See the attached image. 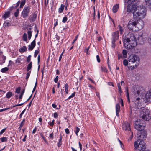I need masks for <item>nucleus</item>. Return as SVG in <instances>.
Returning a JSON list of instances; mask_svg holds the SVG:
<instances>
[{
  "label": "nucleus",
  "instance_id": "30",
  "mask_svg": "<svg viewBox=\"0 0 151 151\" xmlns=\"http://www.w3.org/2000/svg\"><path fill=\"white\" fill-rule=\"evenodd\" d=\"M122 54L124 58H126L127 56V53L126 50H124L122 51Z\"/></svg>",
  "mask_w": 151,
  "mask_h": 151
},
{
  "label": "nucleus",
  "instance_id": "25",
  "mask_svg": "<svg viewBox=\"0 0 151 151\" xmlns=\"http://www.w3.org/2000/svg\"><path fill=\"white\" fill-rule=\"evenodd\" d=\"M118 28L120 34H122L124 32V28L120 25H118Z\"/></svg>",
  "mask_w": 151,
  "mask_h": 151
},
{
  "label": "nucleus",
  "instance_id": "28",
  "mask_svg": "<svg viewBox=\"0 0 151 151\" xmlns=\"http://www.w3.org/2000/svg\"><path fill=\"white\" fill-rule=\"evenodd\" d=\"M9 70V68L7 67H6L1 69V71L2 73H5L6 72L8 71Z\"/></svg>",
  "mask_w": 151,
  "mask_h": 151
},
{
  "label": "nucleus",
  "instance_id": "60",
  "mask_svg": "<svg viewBox=\"0 0 151 151\" xmlns=\"http://www.w3.org/2000/svg\"><path fill=\"white\" fill-rule=\"evenodd\" d=\"M20 89L19 88H18L16 89V92L17 93H19L20 92Z\"/></svg>",
  "mask_w": 151,
  "mask_h": 151
},
{
  "label": "nucleus",
  "instance_id": "4",
  "mask_svg": "<svg viewBox=\"0 0 151 151\" xmlns=\"http://www.w3.org/2000/svg\"><path fill=\"white\" fill-rule=\"evenodd\" d=\"M134 144L135 151H145L146 148L145 143L142 140L138 139Z\"/></svg>",
  "mask_w": 151,
  "mask_h": 151
},
{
  "label": "nucleus",
  "instance_id": "24",
  "mask_svg": "<svg viewBox=\"0 0 151 151\" xmlns=\"http://www.w3.org/2000/svg\"><path fill=\"white\" fill-rule=\"evenodd\" d=\"M10 12H6L5 14L4 15H3V18H4L5 19H6L7 18H8L10 14Z\"/></svg>",
  "mask_w": 151,
  "mask_h": 151
},
{
  "label": "nucleus",
  "instance_id": "58",
  "mask_svg": "<svg viewBox=\"0 0 151 151\" xmlns=\"http://www.w3.org/2000/svg\"><path fill=\"white\" fill-rule=\"evenodd\" d=\"M6 130V128H5L2 129L0 132V134L1 135Z\"/></svg>",
  "mask_w": 151,
  "mask_h": 151
},
{
  "label": "nucleus",
  "instance_id": "23",
  "mask_svg": "<svg viewBox=\"0 0 151 151\" xmlns=\"http://www.w3.org/2000/svg\"><path fill=\"white\" fill-rule=\"evenodd\" d=\"M65 7V5L63 4L61 5L60 7L59 8L58 12L59 13H61L63 12Z\"/></svg>",
  "mask_w": 151,
  "mask_h": 151
},
{
  "label": "nucleus",
  "instance_id": "56",
  "mask_svg": "<svg viewBox=\"0 0 151 151\" xmlns=\"http://www.w3.org/2000/svg\"><path fill=\"white\" fill-rule=\"evenodd\" d=\"M41 136L42 137V138L43 139V140L45 141V142L46 143H47L45 138L44 137V136L42 134L41 135Z\"/></svg>",
  "mask_w": 151,
  "mask_h": 151
},
{
  "label": "nucleus",
  "instance_id": "17",
  "mask_svg": "<svg viewBox=\"0 0 151 151\" xmlns=\"http://www.w3.org/2000/svg\"><path fill=\"white\" fill-rule=\"evenodd\" d=\"M120 107L119 104H117L116 105V114L117 116L119 115V111L120 110Z\"/></svg>",
  "mask_w": 151,
  "mask_h": 151
},
{
  "label": "nucleus",
  "instance_id": "31",
  "mask_svg": "<svg viewBox=\"0 0 151 151\" xmlns=\"http://www.w3.org/2000/svg\"><path fill=\"white\" fill-rule=\"evenodd\" d=\"M129 134L130 135V136L129 137V139H128V141H131L133 137V132L130 131L129 132Z\"/></svg>",
  "mask_w": 151,
  "mask_h": 151
},
{
  "label": "nucleus",
  "instance_id": "49",
  "mask_svg": "<svg viewBox=\"0 0 151 151\" xmlns=\"http://www.w3.org/2000/svg\"><path fill=\"white\" fill-rule=\"evenodd\" d=\"M30 73H31V71H29L27 73V74H26V79H28L29 78L30 75Z\"/></svg>",
  "mask_w": 151,
  "mask_h": 151
},
{
  "label": "nucleus",
  "instance_id": "53",
  "mask_svg": "<svg viewBox=\"0 0 151 151\" xmlns=\"http://www.w3.org/2000/svg\"><path fill=\"white\" fill-rule=\"evenodd\" d=\"M134 92L135 93H136L137 94L139 95L140 94V91L139 90V89H138V90H135L134 91Z\"/></svg>",
  "mask_w": 151,
  "mask_h": 151
},
{
  "label": "nucleus",
  "instance_id": "37",
  "mask_svg": "<svg viewBox=\"0 0 151 151\" xmlns=\"http://www.w3.org/2000/svg\"><path fill=\"white\" fill-rule=\"evenodd\" d=\"M126 96L127 98V99H128V101L129 102L130 101V99H129V94L128 92V89L127 88L126 91Z\"/></svg>",
  "mask_w": 151,
  "mask_h": 151
},
{
  "label": "nucleus",
  "instance_id": "5",
  "mask_svg": "<svg viewBox=\"0 0 151 151\" xmlns=\"http://www.w3.org/2000/svg\"><path fill=\"white\" fill-rule=\"evenodd\" d=\"M140 116L143 119L148 121L151 118V115L150 114L149 110L145 108H141Z\"/></svg>",
  "mask_w": 151,
  "mask_h": 151
},
{
  "label": "nucleus",
  "instance_id": "45",
  "mask_svg": "<svg viewBox=\"0 0 151 151\" xmlns=\"http://www.w3.org/2000/svg\"><path fill=\"white\" fill-rule=\"evenodd\" d=\"M54 121H55L54 120H53L52 121V122H48V124L50 126L52 127L54 125Z\"/></svg>",
  "mask_w": 151,
  "mask_h": 151
},
{
  "label": "nucleus",
  "instance_id": "41",
  "mask_svg": "<svg viewBox=\"0 0 151 151\" xmlns=\"http://www.w3.org/2000/svg\"><path fill=\"white\" fill-rule=\"evenodd\" d=\"M76 94V92H74L67 99L69 100L70 99V98L73 97L75 96Z\"/></svg>",
  "mask_w": 151,
  "mask_h": 151
},
{
  "label": "nucleus",
  "instance_id": "40",
  "mask_svg": "<svg viewBox=\"0 0 151 151\" xmlns=\"http://www.w3.org/2000/svg\"><path fill=\"white\" fill-rule=\"evenodd\" d=\"M118 88L119 90V92L121 93H122V90L121 89L120 84L119 83H118L117 84Z\"/></svg>",
  "mask_w": 151,
  "mask_h": 151
},
{
  "label": "nucleus",
  "instance_id": "3",
  "mask_svg": "<svg viewBox=\"0 0 151 151\" xmlns=\"http://www.w3.org/2000/svg\"><path fill=\"white\" fill-rule=\"evenodd\" d=\"M129 4L127 5V12L125 11L124 12V14H123L124 17L127 16L128 15H130V13L133 14L134 18V17L135 13L137 10V4Z\"/></svg>",
  "mask_w": 151,
  "mask_h": 151
},
{
  "label": "nucleus",
  "instance_id": "22",
  "mask_svg": "<svg viewBox=\"0 0 151 151\" xmlns=\"http://www.w3.org/2000/svg\"><path fill=\"white\" fill-rule=\"evenodd\" d=\"M1 57L2 58V60L0 61V64L2 65L3 63H5L6 57L5 56L3 55H2Z\"/></svg>",
  "mask_w": 151,
  "mask_h": 151
},
{
  "label": "nucleus",
  "instance_id": "35",
  "mask_svg": "<svg viewBox=\"0 0 151 151\" xmlns=\"http://www.w3.org/2000/svg\"><path fill=\"white\" fill-rule=\"evenodd\" d=\"M138 66L136 64L135 66H131L129 67V69L131 70L135 69Z\"/></svg>",
  "mask_w": 151,
  "mask_h": 151
},
{
  "label": "nucleus",
  "instance_id": "13",
  "mask_svg": "<svg viewBox=\"0 0 151 151\" xmlns=\"http://www.w3.org/2000/svg\"><path fill=\"white\" fill-rule=\"evenodd\" d=\"M144 100L146 101L151 102V91H148L146 93Z\"/></svg>",
  "mask_w": 151,
  "mask_h": 151
},
{
  "label": "nucleus",
  "instance_id": "39",
  "mask_svg": "<svg viewBox=\"0 0 151 151\" xmlns=\"http://www.w3.org/2000/svg\"><path fill=\"white\" fill-rule=\"evenodd\" d=\"M25 122V119H23L22 121L21 122L20 125V129H21L22 127L24 125V124Z\"/></svg>",
  "mask_w": 151,
  "mask_h": 151
},
{
  "label": "nucleus",
  "instance_id": "64",
  "mask_svg": "<svg viewBox=\"0 0 151 151\" xmlns=\"http://www.w3.org/2000/svg\"><path fill=\"white\" fill-rule=\"evenodd\" d=\"M58 117L57 113L55 112L54 113V117L55 118H57Z\"/></svg>",
  "mask_w": 151,
  "mask_h": 151
},
{
  "label": "nucleus",
  "instance_id": "29",
  "mask_svg": "<svg viewBox=\"0 0 151 151\" xmlns=\"http://www.w3.org/2000/svg\"><path fill=\"white\" fill-rule=\"evenodd\" d=\"M65 91L66 92V94L68 93V86L67 83L65 84Z\"/></svg>",
  "mask_w": 151,
  "mask_h": 151
},
{
  "label": "nucleus",
  "instance_id": "14",
  "mask_svg": "<svg viewBox=\"0 0 151 151\" xmlns=\"http://www.w3.org/2000/svg\"><path fill=\"white\" fill-rule=\"evenodd\" d=\"M122 127L123 130L129 131L130 129V125L127 122H125L122 124Z\"/></svg>",
  "mask_w": 151,
  "mask_h": 151
},
{
  "label": "nucleus",
  "instance_id": "8",
  "mask_svg": "<svg viewBox=\"0 0 151 151\" xmlns=\"http://www.w3.org/2000/svg\"><path fill=\"white\" fill-rule=\"evenodd\" d=\"M136 25V21L134 19H131L129 22L127 27L130 30L134 29L135 30V29H137Z\"/></svg>",
  "mask_w": 151,
  "mask_h": 151
},
{
  "label": "nucleus",
  "instance_id": "26",
  "mask_svg": "<svg viewBox=\"0 0 151 151\" xmlns=\"http://www.w3.org/2000/svg\"><path fill=\"white\" fill-rule=\"evenodd\" d=\"M27 50V48L25 46H23L19 50V51L21 52H25Z\"/></svg>",
  "mask_w": 151,
  "mask_h": 151
},
{
  "label": "nucleus",
  "instance_id": "27",
  "mask_svg": "<svg viewBox=\"0 0 151 151\" xmlns=\"http://www.w3.org/2000/svg\"><path fill=\"white\" fill-rule=\"evenodd\" d=\"M32 62H30L29 63L28 65L27 68V70L29 71L32 68Z\"/></svg>",
  "mask_w": 151,
  "mask_h": 151
},
{
  "label": "nucleus",
  "instance_id": "19",
  "mask_svg": "<svg viewBox=\"0 0 151 151\" xmlns=\"http://www.w3.org/2000/svg\"><path fill=\"white\" fill-rule=\"evenodd\" d=\"M36 45L35 39L31 43V45H29V49L30 50H32L35 47Z\"/></svg>",
  "mask_w": 151,
  "mask_h": 151
},
{
  "label": "nucleus",
  "instance_id": "55",
  "mask_svg": "<svg viewBox=\"0 0 151 151\" xmlns=\"http://www.w3.org/2000/svg\"><path fill=\"white\" fill-rule=\"evenodd\" d=\"M38 53H39L38 51L37 50H35V52L34 55L35 57L36 58L37 57V55L38 54Z\"/></svg>",
  "mask_w": 151,
  "mask_h": 151
},
{
  "label": "nucleus",
  "instance_id": "62",
  "mask_svg": "<svg viewBox=\"0 0 151 151\" xmlns=\"http://www.w3.org/2000/svg\"><path fill=\"white\" fill-rule=\"evenodd\" d=\"M96 59L98 62L99 63L100 62L99 56L98 55L96 56Z\"/></svg>",
  "mask_w": 151,
  "mask_h": 151
},
{
  "label": "nucleus",
  "instance_id": "63",
  "mask_svg": "<svg viewBox=\"0 0 151 151\" xmlns=\"http://www.w3.org/2000/svg\"><path fill=\"white\" fill-rule=\"evenodd\" d=\"M65 133L67 134H68L70 133L69 130L68 128H66L65 129Z\"/></svg>",
  "mask_w": 151,
  "mask_h": 151
},
{
  "label": "nucleus",
  "instance_id": "20",
  "mask_svg": "<svg viewBox=\"0 0 151 151\" xmlns=\"http://www.w3.org/2000/svg\"><path fill=\"white\" fill-rule=\"evenodd\" d=\"M119 8V4H117L114 5L112 8L113 12L114 13H116L118 11Z\"/></svg>",
  "mask_w": 151,
  "mask_h": 151
},
{
  "label": "nucleus",
  "instance_id": "38",
  "mask_svg": "<svg viewBox=\"0 0 151 151\" xmlns=\"http://www.w3.org/2000/svg\"><path fill=\"white\" fill-rule=\"evenodd\" d=\"M0 139L1 140V142H3L7 141V138L6 137H4L0 138Z\"/></svg>",
  "mask_w": 151,
  "mask_h": 151
},
{
  "label": "nucleus",
  "instance_id": "42",
  "mask_svg": "<svg viewBox=\"0 0 151 151\" xmlns=\"http://www.w3.org/2000/svg\"><path fill=\"white\" fill-rule=\"evenodd\" d=\"M28 38L30 40L32 36V32L31 31H29L28 32Z\"/></svg>",
  "mask_w": 151,
  "mask_h": 151
},
{
  "label": "nucleus",
  "instance_id": "21",
  "mask_svg": "<svg viewBox=\"0 0 151 151\" xmlns=\"http://www.w3.org/2000/svg\"><path fill=\"white\" fill-rule=\"evenodd\" d=\"M144 4L146 6H151V0H144Z\"/></svg>",
  "mask_w": 151,
  "mask_h": 151
},
{
  "label": "nucleus",
  "instance_id": "61",
  "mask_svg": "<svg viewBox=\"0 0 151 151\" xmlns=\"http://www.w3.org/2000/svg\"><path fill=\"white\" fill-rule=\"evenodd\" d=\"M58 80V76H57L54 79V81L55 83H57Z\"/></svg>",
  "mask_w": 151,
  "mask_h": 151
},
{
  "label": "nucleus",
  "instance_id": "52",
  "mask_svg": "<svg viewBox=\"0 0 151 151\" xmlns=\"http://www.w3.org/2000/svg\"><path fill=\"white\" fill-rule=\"evenodd\" d=\"M19 13V9H17L16 12H15V13H14L15 16L16 17H17L18 16Z\"/></svg>",
  "mask_w": 151,
  "mask_h": 151
},
{
  "label": "nucleus",
  "instance_id": "6",
  "mask_svg": "<svg viewBox=\"0 0 151 151\" xmlns=\"http://www.w3.org/2000/svg\"><path fill=\"white\" fill-rule=\"evenodd\" d=\"M143 121L142 120H137L136 121L134 124L135 128L137 130L141 131L144 129L145 125L143 124Z\"/></svg>",
  "mask_w": 151,
  "mask_h": 151
},
{
  "label": "nucleus",
  "instance_id": "46",
  "mask_svg": "<svg viewBox=\"0 0 151 151\" xmlns=\"http://www.w3.org/2000/svg\"><path fill=\"white\" fill-rule=\"evenodd\" d=\"M22 60V59L20 58H17L16 60V63H20Z\"/></svg>",
  "mask_w": 151,
  "mask_h": 151
},
{
  "label": "nucleus",
  "instance_id": "15",
  "mask_svg": "<svg viewBox=\"0 0 151 151\" xmlns=\"http://www.w3.org/2000/svg\"><path fill=\"white\" fill-rule=\"evenodd\" d=\"M140 98H137L135 101V108L136 109H139L141 105V104L139 101Z\"/></svg>",
  "mask_w": 151,
  "mask_h": 151
},
{
  "label": "nucleus",
  "instance_id": "9",
  "mask_svg": "<svg viewBox=\"0 0 151 151\" xmlns=\"http://www.w3.org/2000/svg\"><path fill=\"white\" fill-rule=\"evenodd\" d=\"M139 60V58L138 56L136 55H130L128 58V60L129 62L133 63H137Z\"/></svg>",
  "mask_w": 151,
  "mask_h": 151
},
{
  "label": "nucleus",
  "instance_id": "32",
  "mask_svg": "<svg viewBox=\"0 0 151 151\" xmlns=\"http://www.w3.org/2000/svg\"><path fill=\"white\" fill-rule=\"evenodd\" d=\"M123 63V65L125 66H126L128 65V61L126 59H125L124 60Z\"/></svg>",
  "mask_w": 151,
  "mask_h": 151
},
{
  "label": "nucleus",
  "instance_id": "34",
  "mask_svg": "<svg viewBox=\"0 0 151 151\" xmlns=\"http://www.w3.org/2000/svg\"><path fill=\"white\" fill-rule=\"evenodd\" d=\"M27 34L26 33H24L23 34V40L25 41H27Z\"/></svg>",
  "mask_w": 151,
  "mask_h": 151
},
{
  "label": "nucleus",
  "instance_id": "48",
  "mask_svg": "<svg viewBox=\"0 0 151 151\" xmlns=\"http://www.w3.org/2000/svg\"><path fill=\"white\" fill-rule=\"evenodd\" d=\"M78 35H77L76 36V37H75V39L73 40V42H72V44H74V43L77 40V39H78Z\"/></svg>",
  "mask_w": 151,
  "mask_h": 151
},
{
  "label": "nucleus",
  "instance_id": "16",
  "mask_svg": "<svg viewBox=\"0 0 151 151\" xmlns=\"http://www.w3.org/2000/svg\"><path fill=\"white\" fill-rule=\"evenodd\" d=\"M124 1L125 3H127L128 4H133L134 3L138 4L139 3V1L137 0H124Z\"/></svg>",
  "mask_w": 151,
  "mask_h": 151
},
{
  "label": "nucleus",
  "instance_id": "44",
  "mask_svg": "<svg viewBox=\"0 0 151 151\" xmlns=\"http://www.w3.org/2000/svg\"><path fill=\"white\" fill-rule=\"evenodd\" d=\"M80 131V129L77 127H76V129L75 132L77 136H78V133Z\"/></svg>",
  "mask_w": 151,
  "mask_h": 151
},
{
  "label": "nucleus",
  "instance_id": "1",
  "mask_svg": "<svg viewBox=\"0 0 151 151\" xmlns=\"http://www.w3.org/2000/svg\"><path fill=\"white\" fill-rule=\"evenodd\" d=\"M136 37L132 33H129L124 39L123 43L124 47L133 52L134 48L136 46Z\"/></svg>",
  "mask_w": 151,
  "mask_h": 151
},
{
  "label": "nucleus",
  "instance_id": "57",
  "mask_svg": "<svg viewBox=\"0 0 151 151\" xmlns=\"http://www.w3.org/2000/svg\"><path fill=\"white\" fill-rule=\"evenodd\" d=\"M9 108H4V109H0V112H2L3 111H4L6 110L9 109Z\"/></svg>",
  "mask_w": 151,
  "mask_h": 151
},
{
  "label": "nucleus",
  "instance_id": "36",
  "mask_svg": "<svg viewBox=\"0 0 151 151\" xmlns=\"http://www.w3.org/2000/svg\"><path fill=\"white\" fill-rule=\"evenodd\" d=\"M62 138L61 136L58 143V146L59 147H60L62 144Z\"/></svg>",
  "mask_w": 151,
  "mask_h": 151
},
{
  "label": "nucleus",
  "instance_id": "59",
  "mask_svg": "<svg viewBox=\"0 0 151 151\" xmlns=\"http://www.w3.org/2000/svg\"><path fill=\"white\" fill-rule=\"evenodd\" d=\"M25 111V109H24V110H23L22 111L21 113L20 114L19 116L21 118L22 117V116L23 114L24 113Z\"/></svg>",
  "mask_w": 151,
  "mask_h": 151
},
{
  "label": "nucleus",
  "instance_id": "7",
  "mask_svg": "<svg viewBox=\"0 0 151 151\" xmlns=\"http://www.w3.org/2000/svg\"><path fill=\"white\" fill-rule=\"evenodd\" d=\"M148 37V41L150 45H151V34L148 37L147 35L145 33L142 34L141 35L139 38V41L141 42L142 44V43H144L146 41Z\"/></svg>",
  "mask_w": 151,
  "mask_h": 151
},
{
  "label": "nucleus",
  "instance_id": "43",
  "mask_svg": "<svg viewBox=\"0 0 151 151\" xmlns=\"http://www.w3.org/2000/svg\"><path fill=\"white\" fill-rule=\"evenodd\" d=\"M101 69L102 71L104 72H106L107 71L106 68L105 67H101Z\"/></svg>",
  "mask_w": 151,
  "mask_h": 151
},
{
  "label": "nucleus",
  "instance_id": "10",
  "mask_svg": "<svg viewBox=\"0 0 151 151\" xmlns=\"http://www.w3.org/2000/svg\"><path fill=\"white\" fill-rule=\"evenodd\" d=\"M30 9V7L29 6H25L24 7L22 13V16L23 18H25L28 16Z\"/></svg>",
  "mask_w": 151,
  "mask_h": 151
},
{
  "label": "nucleus",
  "instance_id": "18",
  "mask_svg": "<svg viewBox=\"0 0 151 151\" xmlns=\"http://www.w3.org/2000/svg\"><path fill=\"white\" fill-rule=\"evenodd\" d=\"M119 38V35L118 31H116L112 34V39L117 40Z\"/></svg>",
  "mask_w": 151,
  "mask_h": 151
},
{
  "label": "nucleus",
  "instance_id": "47",
  "mask_svg": "<svg viewBox=\"0 0 151 151\" xmlns=\"http://www.w3.org/2000/svg\"><path fill=\"white\" fill-rule=\"evenodd\" d=\"M67 20V18L66 17H63L62 20V22L65 23Z\"/></svg>",
  "mask_w": 151,
  "mask_h": 151
},
{
  "label": "nucleus",
  "instance_id": "54",
  "mask_svg": "<svg viewBox=\"0 0 151 151\" xmlns=\"http://www.w3.org/2000/svg\"><path fill=\"white\" fill-rule=\"evenodd\" d=\"M89 49V47H88L87 48H86L84 50V52H86L87 54H88V51Z\"/></svg>",
  "mask_w": 151,
  "mask_h": 151
},
{
  "label": "nucleus",
  "instance_id": "33",
  "mask_svg": "<svg viewBox=\"0 0 151 151\" xmlns=\"http://www.w3.org/2000/svg\"><path fill=\"white\" fill-rule=\"evenodd\" d=\"M12 96V93L11 92H8L6 94V96L7 98L9 99Z\"/></svg>",
  "mask_w": 151,
  "mask_h": 151
},
{
  "label": "nucleus",
  "instance_id": "2",
  "mask_svg": "<svg viewBox=\"0 0 151 151\" xmlns=\"http://www.w3.org/2000/svg\"><path fill=\"white\" fill-rule=\"evenodd\" d=\"M147 10L143 6H137V10L135 13L134 19L137 18L140 19H143L146 16Z\"/></svg>",
  "mask_w": 151,
  "mask_h": 151
},
{
  "label": "nucleus",
  "instance_id": "50",
  "mask_svg": "<svg viewBox=\"0 0 151 151\" xmlns=\"http://www.w3.org/2000/svg\"><path fill=\"white\" fill-rule=\"evenodd\" d=\"M53 136L54 134L52 132L50 135L49 137L50 138V139H51L52 140L53 139Z\"/></svg>",
  "mask_w": 151,
  "mask_h": 151
},
{
  "label": "nucleus",
  "instance_id": "51",
  "mask_svg": "<svg viewBox=\"0 0 151 151\" xmlns=\"http://www.w3.org/2000/svg\"><path fill=\"white\" fill-rule=\"evenodd\" d=\"M31 55H29L27 59V62H30V61L31 60Z\"/></svg>",
  "mask_w": 151,
  "mask_h": 151
},
{
  "label": "nucleus",
  "instance_id": "11",
  "mask_svg": "<svg viewBox=\"0 0 151 151\" xmlns=\"http://www.w3.org/2000/svg\"><path fill=\"white\" fill-rule=\"evenodd\" d=\"M137 29L135 30H139L142 29L144 26V23L143 20L139 19L136 21Z\"/></svg>",
  "mask_w": 151,
  "mask_h": 151
},
{
  "label": "nucleus",
  "instance_id": "12",
  "mask_svg": "<svg viewBox=\"0 0 151 151\" xmlns=\"http://www.w3.org/2000/svg\"><path fill=\"white\" fill-rule=\"evenodd\" d=\"M147 136V133L146 131H144L142 132H139L137 134V137L138 139H140L145 138Z\"/></svg>",
  "mask_w": 151,
  "mask_h": 151
}]
</instances>
